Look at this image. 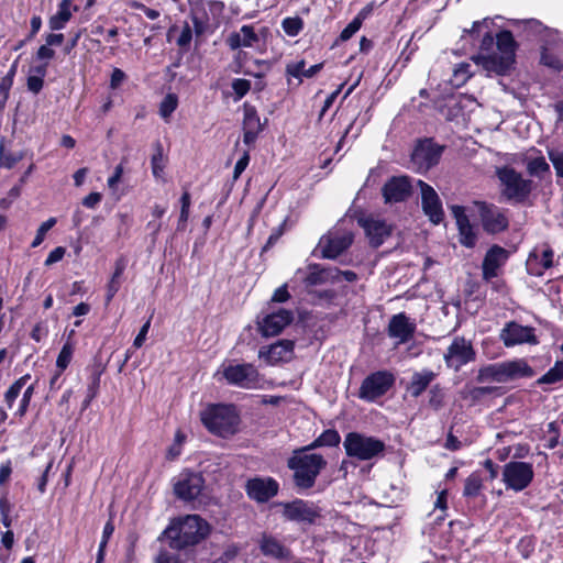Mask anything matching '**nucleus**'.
Masks as SVG:
<instances>
[{"instance_id": "c03bdc74", "label": "nucleus", "mask_w": 563, "mask_h": 563, "mask_svg": "<svg viewBox=\"0 0 563 563\" xmlns=\"http://www.w3.org/2000/svg\"><path fill=\"white\" fill-rule=\"evenodd\" d=\"M113 532H114V525H113L112 520L110 519L109 521L106 522V525L103 527L102 538H101V541L99 544L96 563L103 562L107 544H108L109 539L113 534Z\"/></svg>"}, {"instance_id": "7c9ffc66", "label": "nucleus", "mask_w": 563, "mask_h": 563, "mask_svg": "<svg viewBox=\"0 0 563 563\" xmlns=\"http://www.w3.org/2000/svg\"><path fill=\"white\" fill-rule=\"evenodd\" d=\"M437 373L429 368H423L420 372H415L411 376L409 384L406 387V390L410 394L411 397L418 398L420 397L430 384L435 379Z\"/></svg>"}, {"instance_id": "72a5a7b5", "label": "nucleus", "mask_w": 563, "mask_h": 563, "mask_svg": "<svg viewBox=\"0 0 563 563\" xmlns=\"http://www.w3.org/2000/svg\"><path fill=\"white\" fill-rule=\"evenodd\" d=\"M322 67H323V64L320 63V64L312 65L309 68H306V62L302 59L299 62H294V63L287 64L286 74L288 76L297 78L299 80V82H301L302 77L312 78L322 69Z\"/></svg>"}, {"instance_id": "f257e3e1", "label": "nucleus", "mask_w": 563, "mask_h": 563, "mask_svg": "<svg viewBox=\"0 0 563 563\" xmlns=\"http://www.w3.org/2000/svg\"><path fill=\"white\" fill-rule=\"evenodd\" d=\"M210 532L209 523L198 515H187L175 518L158 536V542L177 552L187 550L200 543Z\"/></svg>"}, {"instance_id": "f3484780", "label": "nucleus", "mask_w": 563, "mask_h": 563, "mask_svg": "<svg viewBox=\"0 0 563 563\" xmlns=\"http://www.w3.org/2000/svg\"><path fill=\"white\" fill-rule=\"evenodd\" d=\"M279 484L273 477H254L246 482L245 492L256 503L264 504L278 494Z\"/></svg>"}, {"instance_id": "680f3d73", "label": "nucleus", "mask_w": 563, "mask_h": 563, "mask_svg": "<svg viewBox=\"0 0 563 563\" xmlns=\"http://www.w3.org/2000/svg\"><path fill=\"white\" fill-rule=\"evenodd\" d=\"M188 3L190 7V18H208L203 0H188Z\"/></svg>"}, {"instance_id": "ea45409f", "label": "nucleus", "mask_w": 563, "mask_h": 563, "mask_svg": "<svg viewBox=\"0 0 563 563\" xmlns=\"http://www.w3.org/2000/svg\"><path fill=\"white\" fill-rule=\"evenodd\" d=\"M483 489V479L478 473H472L464 482L463 496L477 497Z\"/></svg>"}, {"instance_id": "052dcab7", "label": "nucleus", "mask_w": 563, "mask_h": 563, "mask_svg": "<svg viewBox=\"0 0 563 563\" xmlns=\"http://www.w3.org/2000/svg\"><path fill=\"white\" fill-rule=\"evenodd\" d=\"M285 225H286V220H284L277 228H275L272 231L271 235L268 236V239L263 247V251H267L268 249H271L273 245L276 244V242L279 240V238L284 234Z\"/></svg>"}, {"instance_id": "dca6fc26", "label": "nucleus", "mask_w": 563, "mask_h": 563, "mask_svg": "<svg viewBox=\"0 0 563 563\" xmlns=\"http://www.w3.org/2000/svg\"><path fill=\"white\" fill-rule=\"evenodd\" d=\"M257 545L265 558L277 562H289L295 558L292 550L271 533H262L257 540Z\"/></svg>"}, {"instance_id": "a18cd8bd", "label": "nucleus", "mask_w": 563, "mask_h": 563, "mask_svg": "<svg viewBox=\"0 0 563 563\" xmlns=\"http://www.w3.org/2000/svg\"><path fill=\"white\" fill-rule=\"evenodd\" d=\"M154 563H183L179 552L161 547L157 554L154 558Z\"/></svg>"}, {"instance_id": "79ce46f5", "label": "nucleus", "mask_w": 563, "mask_h": 563, "mask_svg": "<svg viewBox=\"0 0 563 563\" xmlns=\"http://www.w3.org/2000/svg\"><path fill=\"white\" fill-rule=\"evenodd\" d=\"M155 153L151 158L152 173L155 178L162 177L165 168L164 157H163V145L161 142H156L154 144Z\"/></svg>"}, {"instance_id": "6e6d98bb", "label": "nucleus", "mask_w": 563, "mask_h": 563, "mask_svg": "<svg viewBox=\"0 0 563 563\" xmlns=\"http://www.w3.org/2000/svg\"><path fill=\"white\" fill-rule=\"evenodd\" d=\"M101 374L102 369L99 367H95L91 373L90 383L87 388V394L90 396V398H95L98 394Z\"/></svg>"}, {"instance_id": "aec40b11", "label": "nucleus", "mask_w": 563, "mask_h": 563, "mask_svg": "<svg viewBox=\"0 0 563 563\" xmlns=\"http://www.w3.org/2000/svg\"><path fill=\"white\" fill-rule=\"evenodd\" d=\"M418 186L421 190V207L424 214L432 223L439 224L444 218V212L437 191L423 180H418Z\"/></svg>"}, {"instance_id": "58836bf2", "label": "nucleus", "mask_w": 563, "mask_h": 563, "mask_svg": "<svg viewBox=\"0 0 563 563\" xmlns=\"http://www.w3.org/2000/svg\"><path fill=\"white\" fill-rule=\"evenodd\" d=\"M563 379V358L555 362L554 366L551 367L544 375L537 379L536 384L552 385Z\"/></svg>"}, {"instance_id": "4468645a", "label": "nucleus", "mask_w": 563, "mask_h": 563, "mask_svg": "<svg viewBox=\"0 0 563 563\" xmlns=\"http://www.w3.org/2000/svg\"><path fill=\"white\" fill-rule=\"evenodd\" d=\"M223 376L229 384L242 388H253L258 383V371L251 363L229 365L223 369Z\"/></svg>"}, {"instance_id": "69168bd1", "label": "nucleus", "mask_w": 563, "mask_h": 563, "mask_svg": "<svg viewBox=\"0 0 563 563\" xmlns=\"http://www.w3.org/2000/svg\"><path fill=\"white\" fill-rule=\"evenodd\" d=\"M66 253V249L63 246H57L53 251L49 252L48 256L45 260V265L51 266L63 260Z\"/></svg>"}, {"instance_id": "603ef678", "label": "nucleus", "mask_w": 563, "mask_h": 563, "mask_svg": "<svg viewBox=\"0 0 563 563\" xmlns=\"http://www.w3.org/2000/svg\"><path fill=\"white\" fill-rule=\"evenodd\" d=\"M548 155L555 169L556 176L563 178V152L558 150H549Z\"/></svg>"}, {"instance_id": "a211bd4d", "label": "nucleus", "mask_w": 563, "mask_h": 563, "mask_svg": "<svg viewBox=\"0 0 563 563\" xmlns=\"http://www.w3.org/2000/svg\"><path fill=\"white\" fill-rule=\"evenodd\" d=\"M504 345L511 347L518 344L529 343L537 344L538 339L534 334V328L521 325L515 321L506 323L499 335Z\"/></svg>"}, {"instance_id": "774afa93", "label": "nucleus", "mask_w": 563, "mask_h": 563, "mask_svg": "<svg viewBox=\"0 0 563 563\" xmlns=\"http://www.w3.org/2000/svg\"><path fill=\"white\" fill-rule=\"evenodd\" d=\"M250 162L249 152H244L243 156L235 163L233 170V178L238 179L241 174L245 170Z\"/></svg>"}, {"instance_id": "2eb2a0df", "label": "nucleus", "mask_w": 563, "mask_h": 563, "mask_svg": "<svg viewBox=\"0 0 563 563\" xmlns=\"http://www.w3.org/2000/svg\"><path fill=\"white\" fill-rule=\"evenodd\" d=\"M417 330V323L405 312H399L390 317L386 332L390 339L396 341V345L405 344L413 339Z\"/></svg>"}, {"instance_id": "b1692460", "label": "nucleus", "mask_w": 563, "mask_h": 563, "mask_svg": "<svg viewBox=\"0 0 563 563\" xmlns=\"http://www.w3.org/2000/svg\"><path fill=\"white\" fill-rule=\"evenodd\" d=\"M509 252L499 246L493 245L485 254L482 263V274L485 280H490L498 275V269L507 262Z\"/></svg>"}, {"instance_id": "f03ea898", "label": "nucleus", "mask_w": 563, "mask_h": 563, "mask_svg": "<svg viewBox=\"0 0 563 563\" xmlns=\"http://www.w3.org/2000/svg\"><path fill=\"white\" fill-rule=\"evenodd\" d=\"M308 449L300 448L294 451L287 461V466L294 472V484L298 489H310L316 479L327 466V461L321 454L308 453Z\"/></svg>"}, {"instance_id": "8fccbe9b", "label": "nucleus", "mask_w": 563, "mask_h": 563, "mask_svg": "<svg viewBox=\"0 0 563 563\" xmlns=\"http://www.w3.org/2000/svg\"><path fill=\"white\" fill-rule=\"evenodd\" d=\"M496 390L497 387L494 386L471 387L465 393L464 398H470L473 402H477L485 396L492 395Z\"/></svg>"}, {"instance_id": "a878e982", "label": "nucleus", "mask_w": 563, "mask_h": 563, "mask_svg": "<svg viewBox=\"0 0 563 563\" xmlns=\"http://www.w3.org/2000/svg\"><path fill=\"white\" fill-rule=\"evenodd\" d=\"M451 210L459 229V242L465 247H474L477 242V234L465 213L464 207L452 206Z\"/></svg>"}, {"instance_id": "5fc2aeb1", "label": "nucleus", "mask_w": 563, "mask_h": 563, "mask_svg": "<svg viewBox=\"0 0 563 563\" xmlns=\"http://www.w3.org/2000/svg\"><path fill=\"white\" fill-rule=\"evenodd\" d=\"M362 25V21L360 16L354 18L340 33V40L342 42H345L350 40L360 29Z\"/></svg>"}, {"instance_id": "0e129e2a", "label": "nucleus", "mask_w": 563, "mask_h": 563, "mask_svg": "<svg viewBox=\"0 0 563 563\" xmlns=\"http://www.w3.org/2000/svg\"><path fill=\"white\" fill-rule=\"evenodd\" d=\"M55 57V51L47 44L41 45L35 54V59L49 63Z\"/></svg>"}, {"instance_id": "f704fd0d", "label": "nucleus", "mask_w": 563, "mask_h": 563, "mask_svg": "<svg viewBox=\"0 0 563 563\" xmlns=\"http://www.w3.org/2000/svg\"><path fill=\"white\" fill-rule=\"evenodd\" d=\"M126 267L124 258H119L114 264V272L107 285L106 302L110 303L115 294L119 291L122 284V276Z\"/></svg>"}, {"instance_id": "473e14b6", "label": "nucleus", "mask_w": 563, "mask_h": 563, "mask_svg": "<svg viewBox=\"0 0 563 563\" xmlns=\"http://www.w3.org/2000/svg\"><path fill=\"white\" fill-rule=\"evenodd\" d=\"M73 2L71 0H62L57 12L49 18L48 25L52 31L63 30L70 20Z\"/></svg>"}, {"instance_id": "c85d7f7f", "label": "nucleus", "mask_w": 563, "mask_h": 563, "mask_svg": "<svg viewBox=\"0 0 563 563\" xmlns=\"http://www.w3.org/2000/svg\"><path fill=\"white\" fill-rule=\"evenodd\" d=\"M309 273L303 282L306 286H320L329 282H334L339 277L340 271L338 268L322 267L320 264H310L308 266Z\"/></svg>"}, {"instance_id": "4d7b16f0", "label": "nucleus", "mask_w": 563, "mask_h": 563, "mask_svg": "<svg viewBox=\"0 0 563 563\" xmlns=\"http://www.w3.org/2000/svg\"><path fill=\"white\" fill-rule=\"evenodd\" d=\"M232 89L239 99L243 98L251 89V82L247 79L236 78L232 81Z\"/></svg>"}, {"instance_id": "e433bc0d", "label": "nucleus", "mask_w": 563, "mask_h": 563, "mask_svg": "<svg viewBox=\"0 0 563 563\" xmlns=\"http://www.w3.org/2000/svg\"><path fill=\"white\" fill-rule=\"evenodd\" d=\"M341 441L339 432L334 429L324 430L313 442L306 445L308 450H314L321 446H336Z\"/></svg>"}, {"instance_id": "4c0bfd02", "label": "nucleus", "mask_w": 563, "mask_h": 563, "mask_svg": "<svg viewBox=\"0 0 563 563\" xmlns=\"http://www.w3.org/2000/svg\"><path fill=\"white\" fill-rule=\"evenodd\" d=\"M527 172L532 177L543 179L545 175L551 173L550 165L543 156L534 157L528 161Z\"/></svg>"}, {"instance_id": "864d4df0", "label": "nucleus", "mask_w": 563, "mask_h": 563, "mask_svg": "<svg viewBox=\"0 0 563 563\" xmlns=\"http://www.w3.org/2000/svg\"><path fill=\"white\" fill-rule=\"evenodd\" d=\"M34 391H35V387L33 384L30 385L29 387H26V389L24 390V393L22 395V399L20 401V405H19V408H18L15 415H18L19 417H23L26 413L30 401L34 395Z\"/></svg>"}, {"instance_id": "2f4dec72", "label": "nucleus", "mask_w": 563, "mask_h": 563, "mask_svg": "<svg viewBox=\"0 0 563 563\" xmlns=\"http://www.w3.org/2000/svg\"><path fill=\"white\" fill-rule=\"evenodd\" d=\"M258 40L252 25H243L239 32L231 33L225 42L232 51H235L240 47H252Z\"/></svg>"}, {"instance_id": "f8f14e48", "label": "nucleus", "mask_w": 563, "mask_h": 563, "mask_svg": "<svg viewBox=\"0 0 563 563\" xmlns=\"http://www.w3.org/2000/svg\"><path fill=\"white\" fill-rule=\"evenodd\" d=\"M354 235L349 231H331L318 244L322 258L335 260L353 243Z\"/></svg>"}, {"instance_id": "37998d69", "label": "nucleus", "mask_w": 563, "mask_h": 563, "mask_svg": "<svg viewBox=\"0 0 563 563\" xmlns=\"http://www.w3.org/2000/svg\"><path fill=\"white\" fill-rule=\"evenodd\" d=\"M74 350V344L70 341H67L63 345L56 360L58 371L64 372L68 367L73 358Z\"/></svg>"}, {"instance_id": "6ab92c4d", "label": "nucleus", "mask_w": 563, "mask_h": 563, "mask_svg": "<svg viewBox=\"0 0 563 563\" xmlns=\"http://www.w3.org/2000/svg\"><path fill=\"white\" fill-rule=\"evenodd\" d=\"M554 252L548 244L536 246L528 255L526 262L527 273L531 276L541 277L544 271L553 266Z\"/></svg>"}, {"instance_id": "1a4fd4ad", "label": "nucleus", "mask_w": 563, "mask_h": 563, "mask_svg": "<svg viewBox=\"0 0 563 563\" xmlns=\"http://www.w3.org/2000/svg\"><path fill=\"white\" fill-rule=\"evenodd\" d=\"M394 383L395 376L390 372L377 371L363 379L357 397L367 402H374L383 397Z\"/></svg>"}, {"instance_id": "cd10ccee", "label": "nucleus", "mask_w": 563, "mask_h": 563, "mask_svg": "<svg viewBox=\"0 0 563 563\" xmlns=\"http://www.w3.org/2000/svg\"><path fill=\"white\" fill-rule=\"evenodd\" d=\"M295 343L291 340H279L268 347H261L258 357L265 358L268 363L274 364L280 361H287L294 351Z\"/></svg>"}, {"instance_id": "e2e57ef3", "label": "nucleus", "mask_w": 563, "mask_h": 563, "mask_svg": "<svg viewBox=\"0 0 563 563\" xmlns=\"http://www.w3.org/2000/svg\"><path fill=\"white\" fill-rule=\"evenodd\" d=\"M26 87L30 92L37 95L44 87V78L29 74L26 79Z\"/></svg>"}, {"instance_id": "39448f33", "label": "nucleus", "mask_w": 563, "mask_h": 563, "mask_svg": "<svg viewBox=\"0 0 563 563\" xmlns=\"http://www.w3.org/2000/svg\"><path fill=\"white\" fill-rule=\"evenodd\" d=\"M347 456L358 461L383 457L386 450L384 441L360 432H349L343 441Z\"/></svg>"}, {"instance_id": "9d476101", "label": "nucleus", "mask_w": 563, "mask_h": 563, "mask_svg": "<svg viewBox=\"0 0 563 563\" xmlns=\"http://www.w3.org/2000/svg\"><path fill=\"white\" fill-rule=\"evenodd\" d=\"M483 230L488 234H498L509 227L507 210L486 201H475Z\"/></svg>"}, {"instance_id": "ddd939ff", "label": "nucleus", "mask_w": 563, "mask_h": 563, "mask_svg": "<svg viewBox=\"0 0 563 563\" xmlns=\"http://www.w3.org/2000/svg\"><path fill=\"white\" fill-rule=\"evenodd\" d=\"M476 353L470 341L456 336L444 353V362L449 368L459 372L464 365L475 360Z\"/></svg>"}, {"instance_id": "c756f323", "label": "nucleus", "mask_w": 563, "mask_h": 563, "mask_svg": "<svg viewBox=\"0 0 563 563\" xmlns=\"http://www.w3.org/2000/svg\"><path fill=\"white\" fill-rule=\"evenodd\" d=\"M473 60L482 65L486 70L494 71L497 75H504L506 74L511 65L514 64V60L509 59L508 57H504V55L498 54H489V55H477L473 57Z\"/></svg>"}, {"instance_id": "a19ab883", "label": "nucleus", "mask_w": 563, "mask_h": 563, "mask_svg": "<svg viewBox=\"0 0 563 563\" xmlns=\"http://www.w3.org/2000/svg\"><path fill=\"white\" fill-rule=\"evenodd\" d=\"M31 378L30 374H25L19 379H16L4 393V402L8 408H12L14 401L19 397L22 388L25 386L26 382Z\"/></svg>"}, {"instance_id": "7ed1b4c3", "label": "nucleus", "mask_w": 563, "mask_h": 563, "mask_svg": "<svg viewBox=\"0 0 563 563\" xmlns=\"http://www.w3.org/2000/svg\"><path fill=\"white\" fill-rule=\"evenodd\" d=\"M536 375L534 369L525 358H516L482 366L476 380L478 383H507L518 378H530Z\"/></svg>"}, {"instance_id": "423d86ee", "label": "nucleus", "mask_w": 563, "mask_h": 563, "mask_svg": "<svg viewBox=\"0 0 563 563\" xmlns=\"http://www.w3.org/2000/svg\"><path fill=\"white\" fill-rule=\"evenodd\" d=\"M201 421L211 433L228 437L235 432L239 417L232 406L211 405L201 412Z\"/></svg>"}, {"instance_id": "393cba45", "label": "nucleus", "mask_w": 563, "mask_h": 563, "mask_svg": "<svg viewBox=\"0 0 563 563\" xmlns=\"http://www.w3.org/2000/svg\"><path fill=\"white\" fill-rule=\"evenodd\" d=\"M283 516L290 521L312 523L319 514L308 501L296 499L283 505Z\"/></svg>"}, {"instance_id": "0eeeda50", "label": "nucleus", "mask_w": 563, "mask_h": 563, "mask_svg": "<svg viewBox=\"0 0 563 563\" xmlns=\"http://www.w3.org/2000/svg\"><path fill=\"white\" fill-rule=\"evenodd\" d=\"M444 146L432 139L419 140L411 153V164L417 173L424 174L439 164Z\"/></svg>"}, {"instance_id": "338daca9", "label": "nucleus", "mask_w": 563, "mask_h": 563, "mask_svg": "<svg viewBox=\"0 0 563 563\" xmlns=\"http://www.w3.org/2000/svg\"><path fill=\"white\" fill-rule=\"evenodd\" d=\"M192 38V30L188 23H186L177 38V44L180 47H186L190 44Z\"/></svg>"}, {"instance_id": "9b49d317", "label": "nucleus", "mask_w": 563, "mask_h": 563, "mask_svg": "<svg viewBox=\"0 0 563 563\" xmlns=\"http://www.w3.org/2000/svg\"><path fill=\"white\" fill-rule=\"evenodd\" d=\"M205 487V478L201 473L192 471L181 472L174 481V494L184 501L195 500Z\"/></svg>"}, {"instance_id": "bf43d9fd", "label": "nucleus", "mask_w": 563, "mask_h": 563, "mask_svg": "<svg viewBox=\"0 0 563 563\" xmlns=\"http://www.w3.org/2000/svg\"><path fill=\"white\" fill-rule=\"evenodd\" d=\"M21 159V156H15L11 153H4L3 146H0V167L11 169Z\"/></svg>"}, {"instance_id": "6e6552de", "label": "nucleus", "mask_w": 563, "mask_h": 563, "mask_svg": "<svg viewBox=\"0 0 563 563\" xmlns=\"http://www.w3.org/2000/svg\"><path fill=\"white\" fill-rule=\"evenodd\" d=\"M533 477L534 471L531 463L510 461L503 466V482L506 489L522 492L530 486Z\"/></svg>"}, {"instance_id": "de8ad7c7", "label": "nucleus", "mask_w": 563, "mask_h": 563, "mask_svg": "<svg viewBox=\"0 0 563 563\" xmlns=\"http://www.w3.org/2000/svg\"><path fill=\"white\" fill-rule=\"evenodd\" d=\"M444 388L440 384L431 386L429 390V406L434 410H439L444 405Z\"/></svg>"}, {"instance_id": "3c124183", "label": "nucleus", "mask_w": 563, "mask_h": 563, "mask_svg": "<svg viewBox=\"0 0 563 563\" xmlns=\"http://www.w3.org/2000/svg\"><path fill=\"white\" fill-rule=\"evenodd\" d=\"M56 219L49 218L45 222H43L36 231V235L31 243L32 247H37L45 239L46 233L55 225Z\"/></svg>"}, {"instance_id": "412c9836", "label": "nucleus", "mask_w": 563, "mask_h": 563, "mask_svg": "<svg viewBox=\"0 0 563 563\" xmlns=\"http://www.w3.org/2000/svg\"><path fill=\"white\" fill-rule=\"evenodd\" d=\"M408 176H394L384 185L382 194L386 203L405 201L411 195Z\"/></svg>"}, {"instance_id": "09e8293b", "label": "nucleus", "mask_w": 563, "mask_h": 563, "mask_svg": "<svg viewBox=\"0 0 563 563\" xmlns=\"http://www.w3.org/2000/svg\"><path fill=\"white\" fill-rule=\"evenodd\" d=\"M178 106V98L175 93H167L162 100L159 106V114L162 118L167 119L176 110Z\"/></svg>"}, {"instance_id": "13d9d810", "label": "nucleus", "mask_w": 563, "mask_h": 563, "mask_svg": "<svg viewBox=\"0 0 563 563\" xmlns=\"http://www.w3.org/2000/svg\"><path fill=\"white\" fill-rule=\"evenodd\" d=\"M541 63H542L544 66H548V67L553 68V69H555V70H561V69H563V63H562V60H561L559 57H556V56H554V55H552V54L548 53L547 51H544V52L541 54Z\"/></svg>"}, {"instance_id": "4be33fe9", "label": "nucleus", "mask_w": 563, "mask_h": 563, "mask_svg": "<svg viewBox=\"0 0 563 563\" xmlns=\"http://www.w3.org/2000/svg\"><path fill=\"white\" fill-rule=\"evenodd\" d=\"M294 320V313L287 309H279L278 311L268 313L258 323L260 331L264 336L278 335L285 327L290 324Z\"/></svg>"}, {"instance_id": "49530a36", "label": "nucleus", "mask_w": 563, "mask_h": 563, "mask_svg": "<svg viewBox=\"0 0 563 563\" xmlns=\"http://www.w3.org/2000/svg\"><path fill=\"white\" fill-rule=\"evenodd\" d=\"M282 27L288 36H297L303 29V21L299 16H288L283 20Z\"/></svg>"}, {"instance_id": "20e7f679", "label": "nucleus", "mask_w": 563, "mask_h": 563, "mask_svg": "<svg viewBox=\"0 0 563 563\" xmlns=\"http://www.w3.org/2000/svg\"><path fill=\"white\" fill-rule=\"evenodd\" d=\"M496 175L500 181V195L506 201L521 205L528 200L534 188L531 179L523 178L521 173L508 166L498 168Z\"/></svg>"}, {"instance_id": "c9c22d12", "label": "nucleus", "mask_w": 563, "mask_h": 563, "mask_svg": "<svg viewBox=\"0 0 563 563\" xmlns=\"http://www.w3.org/2000/svg\"><path fill=\"white\" fill-rule=\"evenodd\" d=\"M496 45L500 55L515 62L516 42L510 31L499 32L496 36Z\"/></svg>"}, {"instance_id": "5701e85b", "label": "nucleus", "mask_w": 563, "mask_h": 563, "mask_svg": "<svg viewBox=\"0 0 563 563\" xmlns=\"http://www.w3.org/2000/svg\"><path fill=\"white\" fill-rule=\"evenodd\" d=\"M360 225L364 229L369 244L373 247H379L391 234V227L386 221L365 218L358 220Z\"/></svg>"}, {"instance_id": "bb28decb", "label": "nucleus", "mask_w": 563, "mask_h": 563, "mask_svg": "<svg viewBox=\"0 0 563 563\" xmlns=\"http://www.w3.org/2000/svg\"><path fill=\"white\" fill-rule=\"evenodd\" d=\"M263 129L264 124L261 123L256 109L252 106L244 104L243 142L247 146L253 145Z\"/></svg>"}]
</instances>
